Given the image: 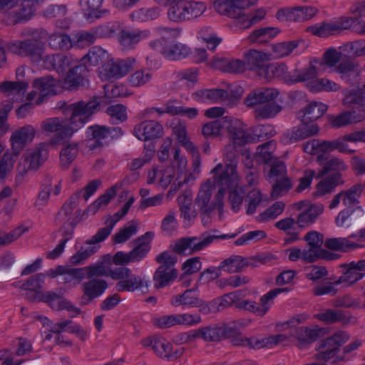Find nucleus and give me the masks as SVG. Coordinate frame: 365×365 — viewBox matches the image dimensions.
<instances>
[{
    "mask_svg": "<svg viewBox=\"0 0 365 365\" xmlns=\"http://www.w3.org/2000/svg\"><path fill=\"white\" fill-rule=\"evenodd\" d=\"M322 204H312L304 210L298 214L297 225L300 228L308 227L313 224L317 218L323 212Z\"/></svg>",
    "mask_w": 365,
    "mask_h": 365,
    "instance_id": "393cba45",
    "label": "nucleus"
},
{
    "mask_svg": "<svg viewBox=\"0 0 365 365\" xmlns=\"http://www.w3.org/2000/svg\"><path fill=\"white\" fill-rule=\"evenodd\" d=\"M334 71L339 74L341 81L347 84H352L361 73L359 64L352 60H346L341 61Z\"/></svg>",
    "mask_w": 365,
    "mask_h": 365,
    "instance_id": "a211bd4d",
    "label": "nucleus"
},
{
    "mask_svg": "<svg viewBox=\"0 0 365 365\" xmlns=\"http://www.w3.org/2000/svg\"><path fill=\"white\" fill-rule=\"evenodd\" d=\"M214 185L219 187L233 188L238 184V175L235 164H218L212 170Z\"/></svg>",
    "mask_w": 365,
    "mask_h": 365,
    "instance_id": "0eeeda50",
    "label": "nucleus"
},
{
    "mask_svg": "<svg viewBox=\"0 0 365 365\" xmlns=\"http://www.w3.org/2000/svg\"><path fill=\"white\" fill-rule=\"evenodd\" d=\"M342 275L336 281L335 284H346V287H351L361 279L364 276V272H360L354 266V262L344 263L340 265Z\"/></svg>",
    "mask_w": 365,
    "mask_h": 365,
    "instance_id": "5701e85b",
    "label": "nucleus"
},
{
    "mask_svg": "<svg viewBox=\"0 0 365 365\" xmlns=\"http://www.w3.org/2000/svg\"><path fill=\"white\" fill-rule=\"evenodd\" d=\"M45 277L46 274L43 273L32 275L21 284L20 288L29 292H41Z\"/></svg>",
    "mask_w": 365,
    "mask_h": 365,
    "instance_id": "864d4df0",
    "label": "nucleus"
},
{
    "mask_svg": "<svg viewBox=\"0 0 365 365\" xmlns=\"http://www.w3.org/2000/svg\"><path fill=\"white\" fill-rule=\"evenodd\" d=\"M128 278L117 282L115 288L118 292H133L143 286V280L140 277L130 274Z\"/></svg>",
    "mask_w": 365,
    "mask_h": 365,
    "instance_id": "49530a36",
    "label": "nucleus"
},
{
    "mask_svg": "<svg viewBox=\"0 0 365 365\" xmlns=\"http://www.w3.org/2000/svg\"><path fill=\"white\" fill-rule=\"evenodd\" d=\"M43 66L48 70H54L58 73L64 74L71 66V56L63 53L47 55L42 58Z\"/></svg>",
    "mask_w": 365,
    "mask_h": 365,
    "instance_id": "2eb2a0df",
    "label": "nucleus"
},
{
    "mask_svg": "<svg viewBox=\"0 0 365 365\" xmlns=\"http://www.w3.org/2000/svg\"><path fill=\"white\" fill-rule=\"evenodd\" d=\"M108 287V282L103 279L93 278L81 285L83 294L80 298V305L86 306L95 299L101 297Z\"/></svg>",
    "mask_w": 365,
    "mask_h": 365,
    "instance_id": "1a4fd4ad",
    "label": "nucleus"
},
{
    "mask_svg": "<svg viewBox=\"0 0 365 365\" xmlns=\"http://www.w3.org/2000/svg\"><path fill=\"white\" fill-rule=\"evenodd\" d=\"M211 196V185H205L198 192L195 201V204L200 211L202 222L204 225H207L210 222L211 213L215 210V205L210 203Z\"/></svg>",
    "mask_w": 365,
    "mask_h": 365,
    "instance_id": "ddd939ff",
    "label": "nucleus"
},
{
    "mask_svg": "<svg viewBox=\"0 0 365 365\" xmlns=\"http://www.w3.org/2000/svg\"><path fill=\"white\" fill-rule=\"evenodd\" d=\"M237 234L232 235H207L204 232L200 237H182L177 240L170 247L175 254L182 255L189 250V254H193L196 252L204 250L210 245L214 240H225L235 237Z\"/></svg>",
    "mask_w": 365,
    "mask_h": 365,
    "instance_id": "f03ea898",
    "label": "nucleus"
},
{
    "mask_svg": "<svg viewBox=\"0 0 365 365\" xmlns=\"http://www.w3.org/2000/svg\"><path fill=\"white\" fill-rule=\"evenodd\" d=\"M43 43L36 38L16 41L8 46L9 50L13 53L21 56H29L34 60L41 58Z\"/></svg>",
    "mask_w": 365,
    "mask_h": 365,
    "instance_id": "6e6552de",
    "label": "nucleus"
},
{
    "mask_svg": "<svg viewBox=\"0 0 365 365\" xmlns=\"http://www.w3.org/2000/svg\"><path fill=\"white\" fill-rule=\"evenodd\" d=\"M78 153V144L66 143L60 152L61 165L66 168L75 160Z\"/></svg>",
    "mask_w": 365,
    "mask_h": 365,
    "instance_id": "a18cd8bd",
    "label": "nucleus"
},
{
    "mask_svg": "<svg viewBox=\"0 0 365 365\" xmlns=\"http://www.w3.org/2000/svg\"><path fill=\"white\" fill-rule=\"evenodd\" d=\"M317 9L312 6H297L292 8V21H307L315 16Z\"/></svg>",
    "mask_w": 365,
    "mask_h": 365,
    "instance_id": "3c124183",
    "label": "nucleus"
},
{
    "mask_svg": "<svg viewBox=\"0 0 365 365\" xmlns=\"http://www.w3.org/2000/svg\"><path fill=\"white\" fill-rule=\"evenodd\" d=\"M222 128V123L220 120H216L203 125L202 134L205 138H213L218 136Z\"/></svg>",
    "mask_w": 365,
    "mask_h": 365,
    "instance_id": "0e129e2a",
    "label": "nucleus"
},
{
    "mask_svg": "<svg viewBox=\"0 0 365 365\" xmlns=\"http://www.w3.org/2000/svg\"><path fill=\"white\" fill-rule=\"evenodd\" d=\"M230 131L232 134L234 143L239 145H244L247 143H253L256 140L255 136L251 135L245 131L242 124V128L232 127Z\"/></svg>",
    "mask_w": 365,
    "mask_h": 365,
    "instance_id": "680f3d73",
    "label": "nucleus"
},
{
    "mask_svg": "<svg viewBox=\"0 0 365 365\" xmlns=\"http://www.w3.org/2000/svg\"><path fill=\"white\" fill-rule=\"evenodd\" d=\"M291 179L288 177L279 178L275 179V182L272 185L271 196L272 198L287 194L292 187Z\"/></svg>",
    "mask_w": 365,
    "mask_h": 365,
    "instance_id": "603ef678",
    "label": "nucleus"
},
{
    "mask_svg": "<svg viewBox=\"0 0 365 365\" xmlns=\"http://www.w3.org/2000/svg\"><path fill=\"white\" fill-rule=\"evenodd\" d=\"M245 63L247 69L255 71L262 78L269 60V56L257 50L251 49L245 54Z\"/></svg>",
    "mask_w": 365,
    "mask_h": 365,
    "instance_id": "f8f14e48",
    "label": "nucleus"
},
{
    "mask_svg": "<svg viewBox=\"0 0 365 365\" xmlns=\"http://www.w3.org/2000/svg\"><path fill=\"white\" fill-rule=\"evenodd\" d=\"M134 134L139 140L147 141L160 138L163 128L155 120H145L135 126Z\"/></svg>",
    "mask_w": 365,
    "mask_h": 365,
    "instance_id": "9b49d317",
    "label": "nucleus"
},
{
    "mask_svg": "<svg viewBox=\"0 0 365 365\" xmlns=\"http://www.w3.org/2000/svg\"><path fill=\"white\" fill-rule=\"evenodd\" d=\"M29 88V84L24 81H4L0 84V91L2 93H13L24 94Z\"/></svg>",
    "mask_w": 365,
    "mask_h": 365,
    "instance_id": "4d7b16f0",
    "label": "nucleus"
},
{
    "mask_svg": "<svg viewBox=\"0 0 365 365\" xmlns=\"http://www.w3.org/2000/svg\"><path fill=\"white\" fill-rule=\"evenodd\" d=\"M302 40H294L291 41H283L272 46L274 57L277 58H284L289 56Z\"/></svg>",
    "mask_w": 365,
    "mask_h": 365,
    "instance_id": "37998d69",
    "label": "nucleus"
},
{
    "mask_svg": "<svg viewBox=\"0 0 365 365\" xmlns=\"http://www.w3.org/2000/svg\"><path fill=\"white\" fill-rule=\"evenodd\" d=\"M48 145L41 143L35 149L27 150L24 154V164L19 163L18 169L22 175L29 170H37L47 159L48 155Z\"/></svg>",
    "mask_w": 365,
    "mask_h": 365,
    "instance_id": "423d86ee",
    "label": "nucleus"
},
{
    "mask_svg": "<svg viewBox=\"0 0 365 365\" xmlns=\"http://www.w3.org/2000/svg\"><path fill=\"white\" fill-rule=\"evenodd\" d=\"M19 155L6 151L0 161V180H3L14 167Z\"/></svg>",
    "mask_w": 365,
    "mask_h": 365,
    "instance_id": "052dcab7",
    "label": "nucleus"
},
{
    "mask_svg": "<svg viewBox=\"0 0 365 365\" xmlns=\"http://www.w3.org/2000/svg\"><path fill=\"white\" fill-rule=\"evenodd\" d=\"M286 67L283 63H268L262 78L270 80L273 78H284Z\"/></svg>",
    "mask_w": 365,
    "mask_h": 365,
    "instance_id": "338daca9",
    "label": "nucleus"
},
{
    "mask_svg": "<svg viewBox=\"0 0 365 365\" xmlns=\"http://www.w3.org/2000/svg\"><path fill=\"white\" fill-rule=\"evenodd\" d=\"M178 277V270H170L158 267L153 274L154 287L161 289L168 286Z\"/></svg>",
    "mask_w": 365,
    "mask_h": 365,
    "instance_id": "473e14b6",
    "label": "nucleus"
},
{
    "mask_svg": "<svg viewBox=\"0 0 365 365\" xmlns=\"http://www.w3.org/2000/svg\"><path fill=\"white\" fill-rule=\"evenodd\" d=\"M73 324V321L70 319H62L58 322L53 324L49 331L55 334L56 335L62 334L65 329L68 327V331L71 334H76L79 339L85 341L88 338V331L81 327L79 324Z\"/></svg>",
    "mask_w": 365,
    "mask_h": 365,
    "instance_id": "b1692460",
    "label": "nucleus"
},
{
    "mask_svg": "<svg viewBox=\"0 0 365 365\" xmlns=\"http://www.w3.org/2000/svg\"><path fill=\"white\" fill-rule=\"evenodd\" d=\"M207 6L202 1H183L175 4L168 11V19L176 23H181L196 19L206 11Z\"/></svg>",
    "mask_w": 365,
    "mask_h": 365,
    "instance_id": "7ed1b4c3",
    "label": "nucleus"
},
{
    "mask_svg": "<svg viewBox=\"0 0 365 365\" xmlns=\"http://www.w3.org/2000/svg\"><path fill=\"white\" fill-rule=\"evenodd\" d=\"M48 43L51 47L60 50H68L72 47L70 36L65 34L51 35L48 38Z\"/></svg>",
    "mask_w": 365,
    "mask_h": 365,
    "instance_id": "5fc2aeb1",
    "label": "nucleus"
},
{
    "mask_svg": "<svg viewBox=\"0 0 365 365\" xmlns=\"http://www.w3.org/2000/svg\"><path fill=\"white\" fill-rule=\"evenodd\" d=\"M146 36L143 31L121 30L119 33V42L125 49H132L141 39Z\"/></svg>",
    "mask_w": 365,
    "mask_h": 365,
    "instance_id": "72a5a7b5",
    "label": "nucleus"
},
{
    "mask_svg": "<svg viewBox=\"0 0 365 365\" xmlns=\"http://www.w3.org/2000/svg\"><path fill=\"white\" fill-rule=\"evenodd\" d=\"M172 345L165 339L161 336L156 337L154 343V351L161 357L170 359L172 357L170 354Z\"/></svg>",
    "mask_w": 365,
    "mask_h": 365,
    "instance_id": "774afa93",
    "label": "nucleus"
},
{
    "mask_svg": "<svg viewBox=\"0 0 365 365\" xmlns=\"http://www.w3.org/2000/svg\"><path fill=\"white\" fill-rule=\"evenodd\" d=\"M322 330L320 329H309L306 327H297L294 336L299 341L298 346L302 347L305 344H311L320 337Z\"/></svg>",
    "mask_w": 365,
    "mask_h": 365,
    "instance_id": "2f4dec72",
    "label": "nucleus"
},
{
    "mask_svg": "<svg viewBox=\"0 0 365 365\" xmlns=\"http://www.w3.org/2000/svg\"><path fill=\"white\" fill-rule=\"evenodd\" d=\"M317 318L328 324L336 322L346 324L349 321V319L346 317L344 312L339 309H328L324 312L318 314Z\"/></svg>",
    "mask_w": 365,
    "mask_h": 365,
    "instance_id": "a19ab883",
    "label": "nucleus"
},
{
    "mask_svg": "<svg viewBox=\"0 0 365 365\" xmlns=\"http://www.w3.org/2000/svg\"><path fill=\"white\" fill-rule=\"evenodd\" d=\"M118 22H108L95 28V34L97 38H109L115 35L119 30Z\"/></svg>",
    "mask_w": 365,
    "mask_h": 365,
    "instance_id": "e2e57ef3",
    "label": "nucleus"
},
{
    "mask_svg": "<svg viewBox=\"0 0 365 365\" xmlns=\"http://www.w3.org/2000/svg\"><path fill=\"white\" fill-rule=\"evenodd\" d=\"M285 207V204L282 201H277L272 205L269 207L265 211L262 212L259 217V222L269 221L275 219L277 216L282 213Z\"/></svg>",
    "mask_w": 365,
    "mask_h": 365,
    "instance_id": "6e6d98bb",
    "label": "nucleus"
},
{
    "mask_svg": "<svg viewBox=\"0 0 365 365\" xmlns=\"http://www.w3.org/2000/svg\"><path fill=\"white\" fill-rule=\"evenodd\" d=\"M288 291L289 289L287 287L276 288L270 290L267 294L261 297L259 303L251 301L249 311L253 312L257 316H264L271 307V301L279 294Z\"/></svg>",
    "mask_w": 365,
    "mask_h": 365,
    "instance_id": "6ab92c4d",
    "label": "nucleus"
},
{
    "mask_svg": "<svg viewBox=\"0 0 365 365\" xmlns=\"http://www.w3.org/2000/svg\"><path fill=\"white\" fill-rule=\"evenodd\" d=\"M317 161L320 165L324 163L322 170L316 176L317 178H322L330 173H332L331 175H341V172L348 169V165L345 162L339 158L331 157L329 158L324 155H319L317 157Z\"/></svg>",
    "mask_w": 365,
    "mask_h": 365,
    "instance_id": "dca6fc26",
    "label": "nucleus"
},
{
    "mask_svg": "<svg viewBox=\"0 0 365 365\" xmlns=\"http://www.w3.org/2000/svg\"><path fill=\"white\" fill-rule=\"evenodd\" d=\"M103 1V0H80V5L85 18L88 20L97 19L106 13V9H101Z\"/></svg>",
    "mask_w": 365,
    "mask_h": 365,
    "instance_id": "bb28decb",
    "label": "nucleus"
},
{
    "mask_svg": "<svg viewBox=\"0 0 365 365\" xmlns=\"http://www.w3.org/2000/svg\"><path fill=\"white\" fill-rule=\"evenodd\" d=\"M258 0H217L215 4V9L222 15L227 16L232 19H238L239 24L245 15L243 11L256 4Z\"/></svg>",
    "mask_w": 365,
    "mask_h": 365,
    "instance_id": "39448f33",
    "label": "nucleus"
},
{
    "mask_svg": "<svg viewBox=\"0 0 365 365\" xmlns=\"http://www.w3.org/2000/svg\"><path fill=\"white\" fill-rule=\"evenodd\" d=\"M155 261L160 264L158 267L160 268L177 270L175 268V264L178 262V257L170 251H165L157 255Z\"/></svg>",
    "mask_w": 365,
    "mask_h": 365,
    "instance_id": "13d9d810",
    "label": "nucleus"
},
{
    "mask_svg": "<svg viewBox=\"0 0 365 365\" xmlns=\"http://www.w3.org/2000/svg\"><path fill=\"white\" fill-rule=\"evenodd\" d=\"M327 106L325 104L317 102H312L307 104L303 112V120L314 122L322 117L327 111Z\"/></svg>",
    "mask_w": 365,
    "mask_h": 365,
    "instance_id": "4c0bfd02",
    "label": "nucleus"
},
{
    "mask_svg": "<svg viewBox=\"0 0 365 365\" xmlns=\"http://www.w3.org/2000/svg\"><path fill=\"white\" fill-rule=\"evenodd\" d=\"M282 109V106L274 101L259 105L255 110V117L257 120L274 118Z\"/></svg>",
    "mask_w": 365,
    "mask_h": 365,
    "instance_id": "ea45409f",
    "label": "nucleus"
},
{
    "mask_svg": "<svg viewBox=\"0 0 365 365\" xmlns=\"http://www.w3.org/2000/svg\"><path fill=\"white\" fill-rule=\"evenodd\" d=\"M135 63V59L130 58L115 62H108L103 66V74L106 79L120 78L133 69Z\"/></svg>",
    "mask_w": 365,
    "mask_h": 365,
    "instance_id": "4468645a",
    "label": "nucleus"
},
{
    "mask_svg": "<svg viewBox=\"0 0 365 365\" xmlns=\"http://www.w3.org/2000/svg\"><path fill=\"white\" fill-rule=\"evenodd\" d=\"M100 108L99 98L96 96L88 101L82 100L71 104L63 103L61 108L65 115H68V118H49L41 122V128L44 132L55 133L50 139V144L59 145L71 138Z\"/></svg>",
    "mask_w": 365,
    "mask_h": 365,
    "instance_id": "f257e3e1",
    "label": "nucleus"
},
{
    "mask_svg": "<svg viewBox=\"0 0 365 365\" xmlns=\"http://www.w3.org/2000/svg\"><path fill=\"white\" fill-rule=\"evenodd\" d=\"M35 130L31 125L24 126L12 133L10 140L11 143V152L19 155L23 150L26 143L31 141L34 137Z\"/></svg>",
    "mask_w": 365,
    "mask_h": 365,
    "instance_id": "f3484780",
    "label": "nucleus"
},
{
    "mask_svg": "<svg viewBox=\"0 0 365 365\" xmlns=\"http://www.w3.org/2000/svg\"><path fill=\"white\" fill-rule=\"evenodd\" d=\"M63 292L60 289L58 292H44L41 294V302L48 303L53 309L56 310L73 311L75 314H71V317L81 314V311L79 308L74 307L68 299L63 297Z\"/></svg>",
    "mask_w": 365,
    "mask_h": 365,
    "instance_id": "9d476101",
    "label": "nucleus"
},
{
    "mask_svg": "<svg viewBox=\"0 0 365 365\" xmlns=\"http://www.w3.org/2000/svg\"><path fill=\"white\" fill-rule=\"evenodd\" d=\"M344 184L341 175H329L322 180L317 185L316 195H323L331 192L339 185Z\"/></svg>",
    "mask_w": 365,
    "mask_h": 365,
    "instance_id": "e433bc0d",
    "label": "nucleus"
},
{
    "mask_svg": "<svg viewBox=\"0 0 365 365\" xmlns=\"http://www.w3.org/2000/svg\"><path fill=\"white\" fill-rule=\"evenodd\" d=\"M109 58L110 56L106 50L99 46H93L81 58V61L88 63L91 68L96 67L100 64L103 66L108 63Z\"/></svg>",
    "mask_w": 365,
    "mask_h": 365,
    "instance_id": "cd10ccee",
    "label": "nucleus"
},
{
    "mask_svg": "<svg viewBox=\"0 0 365 365\" xmlns=\"http://www.w3.org/2000/svg\"><path fill=\"white\" fill-rule=\"evenodd\" d=\"M280 29L277 27H263L255 29L249 36L252 43H266L279 34Z\"/></svg>",
    "mask_w": 365,
    "mask_h": 365,
    "instance_id": "c9c22d12",
    "label": "nucleus"
},
{
    "mask_svg": "<svg viewBox=\"0 0 365 365\" xmlns=\"http://www.w3.org/2000/svg\"><path fill=\"white\" fill-rule=\"evenodd\" d=\"M338 150L341 153H353L354 150L348 149V145L343 143L342 139L338 138L334 140H322L321 143V151L324 153Z\"/></svg>",
    "mask_w": 365,
    "mask_h": 365,
    "instance_id": "de8ad7c7",
    "label": "nucleus"
},
{
    "mask_svg": "<svg viewBox=\"0 0 365 365\" xmlns=\"http://www.w3.org/2000/svg\"><path fill=\"white\" fill-rule=\"evenodd\" d=\"M57 80L52 76H46L36 78L33 82V87L40 92V97L36 101V104L40 105L43 101V98L56 95L55 88L57 85Z\"/></svg>",
    "mask_w": 365,
    "mask_h": 365,
    "instance_id": "412c9836",
    "label": "nucleus"
},
{
    "mask_svg": "<svg viewBox=\"0 0 365 365\" xmlns=\"http://www.w3.org/2000/svg\"><path fill=\"white\" fill-rule=\"evenodd\" d=\"M324 246L330 250L341 252H346L360 247L359 244L350 242L348 239L343 237L327 239Z\"/></svg>",
    "mask_w": 365,
    "mask_h": 365,
    "instance_id": "58836bf2",
    "label": "nucleus"
},
{
    "mask_svg": "<svg viewBox=\"0 0 365 365\" xmlns=\"http://www.w3.org/2000/svg\"><path fill=\"white\" fill-rule=\"evenodd\" d=\"M364 190L362 184H355L346 190H341L343 203L347 207H350L359 203L358 198Z\"/></svg>",
    "mask_w": 365,
    "mask_h": 365,
    "instance_id": "79ce46f5",
    "label": "nucleus"
},
{
    "mask_svg": "<svg viewBox=\"0 0 365 365\" xmlns=\"http://www.w3.org/2000/svg\"><path fill=\"white\" fill-rule=\"evenodd\" d=\"M160 14V9L157 7L141 8L134 11L130 17L133 21H148L157 19Z\"/></svg>",
    "mask_w": 365,
    "mask_h": 365,
    "instance_id": "8fccbe9b",
    "label": "nucleus"
},
{
    "mask_svg": "<svg viewBox=\"0 0 365 365\" xmlns=\"http://www.w3.org/2000/svg\"><path fill=\"white\" fill-rule=\"evenodd\" d=\"M148 235H153V233L148 232L132 242L134 247L129 252L133 262L143 259L150 250V242L146 239Z\"/></svg>",
    "mask_w": 365,
    "mask_h": 365,
    "instance_id": "c85d7f7f",
    "label": "nucleus"
},
{
    "mask_svg": "<svg viewBox=\"0 0 365 365\" xmlns=\"http://www.w3.org/2000/svg\"><path fill=\"white\" fill-rule=\"evenodd\" d=\"M19 9L14 11L16 22H22L29 21L35 13V6L27 0H19Z\"/></svg>",
    "mask_w": 365,
    "mask_h": 365,
    "instance_id": "c03bdc74",
    "label": "nucleus"
},
{
    "mask_svg": "<svg viewBox=\"0 0 365 365\" xmlns=\"http://www.w3.org/2000/svg\"><path fill=\"white\" fill-rule=\"evenodd\" d=\"M222 269L220 266L218 267H210L205 269L203 272H200L197 284H208L209 282L217 279L222 274Z\"/></svg>",
    "mask_w": 365,
    "mask_h": 365,
    "instance_id": "69168bd1",
    "label": "nucleus"
},
{
    "mask_svg": "<svg viewBox=\"0 0 365 365\" xmlns=\"http://www.w3.org/2000/svg\"><path fill=\"white\" fill-rule=\"evenodd\" d=\"M192 98L199 103L212 102L227 100L229 97L227 91L220 88L201 89L192 95Z\"/></svg>",
    "mask_w": 365,
    "mask_h": 365,
    "instance_id": "4be33fe9",
    "label": "nucleus"
},
{
    "mask_svg": "<svg viewBox=\"0 0 365 365\" xmlns=\"http://www.w3.org/2000/svg\"><path fill=\"white\" fill-rule=\"evenodd\" d=\"M311 30L314 35L323 38L340 32L336 21L323 23L319 26L312 27Z\"/></svg>",
    "mask_w": 365,
    "mask_h": 365,
    "instance_id": "bf43d9fd",
    "label": "nucleus"
},
{
    "mask_svg": "<svg viewBox=\"0 0 365 365\" xmlns=\"http://www.w3.org/2000/svg\"><path fill=\"white\" fill-rule=\"evenodd\" d=\"M160 52L168 59L175 61L187 57L190 53V48L182 43L162 45Z\"/></svg>",
    "mask_w": 365,
    "mask_h": 365,
    "instance_id": "c756f323",
    "label": "nucleus"
},
{
    "mask_svg": "<svg viewBox=\"0 0 365 365\" xmlns=\"http://www.w3.org/2000/svg\"><path fill=\"white\" fill-rule=\"evenodd\" d=\"M304 240L307 242L309 247L308 249H305V257L314 258L317 256L318 250L322 248L324 243V235L317 231H310L304 235Z\"/></svg>",
    "mask_w": 365,
    "mask_h": 365,
    "instance_id": "7c9ffc66",
    "label": "nucleus"
},
{
    "mask_svg": "<svg viewBox=\"0 0 365 365\" xmlns=\"http://www.w3.org/2000/svg\"><path fill=\"white\" fill-rule=\"evenodd\" d=\"M87 137L91 140H94L93 143L89 145L91 150L103 146L101 140L108 138L109 131L107 126L94 125L88 128Z\"/></svg>",
    "mask_w": 365,
    "mask_h": 365,
    "instance_id": "f704fd0d",
    "label": "nucleus"
},
{
    "mask_svg": "<svg viewBox=\"0 0 365 365\" xmlns=\"http://www.w3.org/2000/svg\"><path fill=\"white\" fill-rule=\"evenodd\" d=\"M279 95L274 88H259L251 92L245 99L247 106H254L257 104L264 105L272 102Z\"/></svg>",
    "mask_w": 365,
    "mask_h": 365,
    "instance_id": "aec40b11",
    "label": "nucleus"
},
{
    "mask_svg": "<svg viewBox=\"0 0 365 365\" xmlns=\"http://www.w3.org/2000/svg\"><path fill=\"white\" fill-rule=\"evenodd\" d=\"M349 339V335L347 332L339 331L331 336L322 340L317 348V359L328 361L335 356L339 350V347L344 344Z\"/></svg>",
    "mask_w": 365,
    "mask_h": 365,
    "instance_id": "20e7f679",
    "label": "nucleus"
},
{
    "mask_svg": "<svg viewBox=\"0 0 365 365\" xmlns=\"http://www.w3.org/2000/svg\"><path fill=\"white\" fill-rule=\"evenodd\" d=\"M256 266L255 264L250 263L247 259L240 255H232L222 261L220 264L222 271L227 273H237L244 270L248 266Z\"/></svg>",
    "mask_w": 365,
    "mask_h": 365,
    "instance_id": "a878e982",
    "label": "nucleus"
},
{
    "mask_svg": "<svg viewBox=\"0 0 365 365\" xmlns=\"http://www.w3.org/2000/svg\"><path fill=\"white\" fill-rule=\"evenodd\" d=\"M317 76V68L314 66H310L309 68L302 70H294L289 75V80L292 83L303 82L312 80Z\"/></svg>",
    "mask_w": 365,
    "mask_h": 365,
    "instance_id": "09e8293b",
    "label": "nucleus"
}]
</instances>
